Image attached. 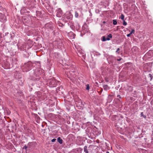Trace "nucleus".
Wrapping results in <instances>:
<instances>
[{"label":"nucleus","mask_w":153,"mask_h":153,"mask_svg":"<svg viewBox=\"0 0 153 153\" xmlns=\"http://www.w3.org/2000/svg\"><path fill=\"white\" fill-rule=\"evenodd\" d=\"M77 72L75 66H73L69 68L65 71V74L68 77L71 79H73V78H75L76 76Z\"/></svg>","instance_id":"obj_1"},{"label":"nucleus","mask_w":153,"mask_h":153,"mask_svg":"<svg viewBox=\"0 0 153 153\" xmlns=\"http://www.w3.org/2000/svg\"><path fill=\"white\" fill-rule=\"evenodd\" d=\"M31 65V63L30 62L25 63L24 66L26 69V71H28L30 70Z\"/></svg>","instance_id":"obj_2"},{"label":"nucleus","mask_w":153,"mask_h":153,"mask_svg":"<svg viewBox=\"0 0 153 153\" xmlns=\"http://www.w3.org/2000/svg\"><path fill=\"white\" fill-rule=\"evenodd\" d=\"M65 17L67 19H71L73 18V15L71 13L68 12L65 14Z\"/></svg>","instance_id":"obj_3"},{"label":"nucleus","mask_w":153,"mask_h":153,"mask_svg":"<svg viewBox=\"0 0 153 153\" xmlns=\"http://www.w3.org/2000/svg\"><path fill=\"white\" fill-rule=\"evenodd\" d=\"M57 140L58 142L60 144H62L63 142V140L61 139L60 137H59L57 138Z\"/></svg>","instance_id":"obj_4"},{"label":"nucleus","mask_w":153,"mask_h":153,"mask_svg":"<svg viewBox=\"0 0 153 153\" xmlns=\"http://www.w3.org/2000/svg\"><path fill=\"white\" fill-rule=\"evenodd\" d=\"M87 146H85L84 148V151L85 153H88L89 152L87 149Z\"/></svg>","instance_id":"obj_5"},{"label":"nucleus","mask_w":153,"mask_h":153,"mask_svg":"<svg viewBox=\"0 0 153 153\" xmlns=\"http://www.w3.org/2000/svg\"><path fill=\"white\" fill-rule=\"evenodd\" d=\"M112 35L111 34H109L106 37L107 40H110V38H112Z\"/></svg>","instance_id":"obj_6"},{"label":"nucleus","mask_w":153,"mask_h":153,"mask_svg":"<svg viewBox=\"0 0 153 153\" xmlns=\"http://www.w3.org/2000/svg\"><path fill=\"white\" fill-rule=\"evenodd\" d=\"M104 89L105 90H107L109 89L110 88L107 85H104L103 86Z\"/></svg>","instance_id":"obj_7"},{"label":"nucleus","mask_w":153,"mask_h":153,"mask_svg":"<svg viewBox=\"0 0 153 153\" xmlns=\"http://www.w3.org/2000/svg\"><path fill=\"white\" fill-rule=\"evenodd\" d=\"M102 41L104 42L107 41L106 37L105 36L102 37Z\"/></svg>","instance_id":"obj_8"},{"label":"nucleus","mask_w":153,"mask_h":153,"mask_svg":"<svg viewBox=\"0 0 153 153\" xmlns=\"http://www.w3.org/2000/svg\"><path fill=\"white\" fill-rule=\"evenodd\" d=\"M140 115L141 117H143L145 118H146V116L144 115L143 113V112H141Z\"/></svg>","instance_id":"obj_9"},{"label":"nucleus","mask_w":153,"mask_h":153,"mask_svg":"<svg viewBox=\"0 0 153 153\" xmlns=\"http://www.w3.org/2000/svg\"><path fill=\"white\" fill-rule=\"evenodd\" d=\"M75 17L77 18L78 17V13L76 11H75Z\"/></svg>","instance_id":"obj_10"},{"label":"nucleus","mask_w":153,"mask_h":153,"mask_svg":"<svg viewBox=\"0 0 153 153\" xmlns=\"http://www.w3.org/2000/svg\"><path fill=\"white\" fill-rule=\"evenodd\" d=\"M120 18L122 20H124V16L123 14H121V16H120Z\"/></svg>","instance_id":"obj_11"},{"label":"nucleus","mask_w":153,"mask_h":153,"mask_svg":"<svg viewBox=\"0 0 153 153\" xmlns=\"http://www.w3.org/2000/svg\"><path fill=\"white\" fill-rule=\"evenodd\" d=\"M113 24L115 25L117 24V22L116 20L114 19L113 20Z\"/></svg>","instance_id":"obj_12"},{"label":"nucleus","mask_w":153,"mask_h":153,"mask_svg":"<svg viewBox=\"0 0 153 153\" xmlns=\"http://www.w3.org/2000/svg\"><path fill=\"white\" fill-rule=\"evenodd\" d=\"M57 13H61L62 11L60 9V8L58 9L57 10Z\"/></svg>","instance_id":"obj_13"},{"label":"nucleus","mask_w":153,"mask_h":153,"mask_svg":"<svg viewBox=\"0 0 153 153\" xmlns=\"http://www.w3.org/2000/svg\"><path fill=\"white\" fill-rule=\"evenodd\" d=\"M123 25L125 26L127 25V22L124 20H123Z\"/></svg>","instance_id":"obj_14"},{"label":"nucleus","mask_w":153,"mask_h":153,"mask_svg":"<svg viewBox=\"0 0 153 153\" xmlns=\"http://www.w3.org/2000/svg\"><path fill=\"white\" fill-rule=\"evenodd\" d=\"M86 89L88 90L89 89V85L88 84H87L86 85Z\"/></svg>","instance_id":"obj_15"},{"label":"nucleus","mask_w":153,"mask_h":153,"mask_svg":"<svg viewBox=\"0 0 153 153\" xmlns=\"http://www.w3.org/2000/svg\"><path fill=\"white\" fill-rule=\"evenodd\" d=\"M29 146V145H28L27 146L25 145V146H24L23 148V149H24L25 150H27V147L28 146Z\"/></svg>","instance_id":"obj_16"},{"label":"nucleus","mask_w":153,"mask_h":153,"mask_svg":"<svg viewBox=\"0 0 153 153\" xmlns=\"http://www.w3.org/2000/svg\"><path fill=\"white\" fill-rule=\"evenodd\" d=\"M134 29H132L131 32L130 33H131V34H132V33H134Z\"/></svg>","instance_id":"obj_17"},{"label":"nucleus","mask_w":153,"mask_h":153,"mask_svg":"<svg viewBox=\"0 0 153 153\" xmlns=\"http://www.w3.org/2000/svg\"><path fill=\"white\" fill-rule=\"evenodd\" d=\"M56 139L54 138L51 140V141L52 142H55L56 141Z\"/></svg>","instance_id":"obj_18"},{"label":"nucleus","mask_w":153,"mask_h":153,"mask_svg":"<svg viewBox=\"0 0 153 153\" xmlns=\"http://www.w3.org/2000/svg\"><path fill=\"white\" fill-rule=\"evenodd\" d=\"M119 50H120V48H118L117 49V51H116V52L117 53H119V52H118V51H119Z\"/></svg>","instance_id":"obj_19"},{"label":"nucleus","mask_w":153,"mask_h":153,"mask_svg":"<svg viewBox=\"0 0 153 153\" xmlns=\"http://www.w3.org/2000/svg\"><path fill=\"white\" fill-rule=\"evenodd\" d=\"M131 34L130 33L129 34H127V37H129L130 36Z\"/></svg>","instance_id":"obj_20"},{"label":"nucleus","mask_w":153,"mask_h":153,"mask_svg":"<svg viewBox=\"0 0 153 153\" xmlns=\"http://www.w3.org/2000/svg\"><path fill=\"white\" fill-rule=\"evenodd\" d=\"M149 76H150V77L152 76V75H151V74H149Z\"/></svg>","instance_id":"obj_21"},{"label":"nucleus","mask_w":153,"mask_h":153,"mask_svg":"<svg viewBox=\"0 0 153 153\" xmlns=\"http://www.w3.org/2000/svg\"><path fill=\"white\" fill-rule=\"evenodd\" d=\"M105 23H106L105 22V21H104V22H103V23L104 24H105Z\"/></svg>","instance_id":"obj_22"},{"label":"nucleus","mask_w":153,"mask_h":153,"mask_svg":"<svg viewBox=\"0 0 153 153\" xmlns=\"http://www.w3.org/2000/svg\"><path fill=\"white\" fill-rule=\"evenodd\" d=\"M81 52L82 53V51L81 52V51H79V52H78L79 53H81Z\"/></svg>","instance_id":"obj_23"},{"label":"nucleus","mask_w":153,"mask_h":153,"mask_svg":"<svg viewBox=\"0 0 153 153\" xmlns=\"http://www.w3.org/2000/svg\"><path fill=\"white\" fill-rule=\"evenodd\" d=\"M121 60V59H117V60L118 61H120V60Z\"/></svg>","instance_id":"obj_24"},{"label":"nucleus","mask_w":153,"mask_h":153,"mask_svg":"<svg viewBox=\"0 0 153 153\" xmlns=\"http://www.w3.org/2000/svg\"><path fill=\"white\" fill-rule=\"evenodd\" d=\"M117 97H120V95H118V96H117Z\"/></svg>","instance_id":"obj_25"},{"label":"nucleus","mask_w":153,"mask_h":153,"mask_svg":"<svg viewBox=\"0 0 153 153\" xmlns=\"http://www.w3.org/2000/svg\"><path fill=\"white\" fill-rule=\"evenodd\" d=\"M91 146V145L90 146H89V147H90V146Z\"/></svg>","instance_id":"obj_26"}]
</instances>
